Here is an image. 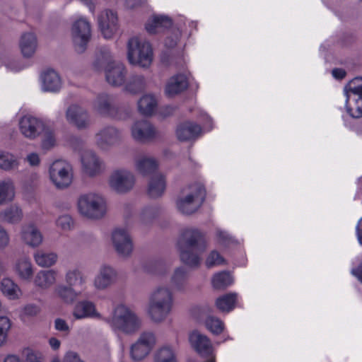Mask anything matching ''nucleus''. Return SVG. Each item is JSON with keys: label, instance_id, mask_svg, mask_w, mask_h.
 <instances>
[{"label": "nucleus", "instance_id": "4", "mask_svg": "<svg viewBox=\"0 0 362 362\" xmlns=\"http://www.w3.org/2000/svg\"><path fill=\"white\" fill-rule=\"evenodd\" d=\"M206 197V190L200 183H194L184 189L177 199L178 211L183 214L190 215L196 212L202 205Z\"/></svg>", "mask_w": 362, "mask_h": 362}, {"label": "nucleus", "instance_id": "58", "mask_svg": "<svg viewBox=\"0 0 362 362\" xmlns=\"http://www.w3.org/2000/svg\"><path fill=\"white\" fill-rule=\"evenodd\" d=\"M9 242L8 235L5 229L0 225V248L5 247Z\"/></svg>", "mask_w": 362, "mask_h": 362}, {"label": "nucleus", "instance_id": "41", "mask_svg": "<svg viewBox=\"0 0 362 362\" xmlns=\"http://www.w3.org/2000/svg\"><path fill=\"white\" fill-rule=\"evenodd\" d=\"M233 278L227 272L215 274L212 279L213 286L216 289H225L233 284Z\"/></svg>", "mask_w": 362, "mask_h": 362}, {"label": "nucleus", "instance_id": "23", "mask_svg": "<svg viewBox=\"0 0 362 362\" xmlns=\"http://www.w3.org/2000/svg\"><path fill=\"white\" fill-rule=\"evenodd\" d=\"M202 132L201 127L192 122H185L177 128V136L180 141H188L198 137Z\"/></svg>", "mask_w": 362, "mask_h": 362}, {"label": "nucleus", "instance_id": "22", "mask_svg": "<svg viewBox=\"0 0 362 362\" xmlns=\"http://www.w3.org/2000/svg\"><path fill=\"white\" fill-rule=\"evenodd\" d=\"M81 162L86 173L90 176H94L101 171L102 162L91 151H86L82 154Z\"/></svg>", "mask_w": 362, "mask_h": 362}, {"label": "nucleus", "instance_id": "64", "mask_svg": "<svg viewBox=\"0 0 362 362\" xmlns=\"http://www.w3.org/2000/svg\"><path fill=\"white\" fill-rule=\"evenodd\" d=\"M351 274L362 283V262L356 268L351 269Z\"/></svg>", "mask_w": 362, "mask_h": 362}, {"label": "nucleus", "instance_id": "48", "mask_svg": "<svg viewBox=\"0 0 362 362\" xmlns=\"http://www.w3.org/2000/svg\"><path fill=\"white\" fill-rule=\"evenodd\" d=\"M205 325L208 330L215 335L220 334L224 329L223 322L214 316H209L205 320Z\"/></svg>", "mask_w": 362, "mask_h": 362}, {"label": "nucleus", "instance_id": "55", "mask_svg": "<svg viewBox=\"0 0 362 362\" xmlns=\"http://www.w3.org/2000/svg\"><path fill=\"white\" fill-rule=\"evenodd\" d=\"M72 223V218L69 215L62 216L57 220V226L60 227L63 230L70 229Z\"/></svg>", "mask_w": 362, "mask_h": 362}, {"label": "nucleus", "instance_id": "51", "mask_svg": "<svg viewBox=\"0 0 362 362\" xmlns=\"http://www.w3.org/2000/svg\"><path fill=\"white\" fill-rule=\"evenodd\" d=\"M216 238L219 244L228 246L237 243V241L228 232L220 228L216 229Z\"/></svg>", "mask_w": 362, "mask_h": 362}, {"label": "nucleus", "instance_id": "49", "mask_svg": "<svg viewBox=\"0 0 362 362\" xmlns=\"http://www.w3.org/2000/svg\"><path fill=\"white\" fill-rule=\"evenodd\" d=\"M16 270L19 276L25 279H29L33 275L31 263L27 259H22L16 264Z\"/></svg>", "mask_w": 362, "mask_h": 362}, {"label": "nucleus", "instance_id": "30", "mask_svg": "<svg viewBox=\"0 0 362 362\" xmlns=\"http://www.w3.org/2000/svg\"><path fill=\"white\" fill-rule=\"evenodd\" d=\"M54 293L63 303L72 304L81 294V292H77L69 285L59 284L55 287Z\"/></svg>", "mask_w": 362, "mask_h": 362}, {"label": "nucleus", "instance_id": "5", "mask_svg": "<svg viewBox=\"0 0 362 362\" xmlns=\"http://www.w3.org/2000/svg\"><path fill=\"white\" fill-rule=\"evenodd\" d=\"M127 58L132 64L148 67L153 59L150 43L137 37L130 38L127 43Z\"/></svg>", "mask_w": 362, "mask_h": 362}, {"label": "nucleus", "instance_id": "50", "mask_svg": "<svg viewBox=\"0 0 362 362\" xmlns=\"http://www.w3.org/2000/svg\"><path fill=\"white\" fill-rule=\"evenodd\" d=\"M11 326V321L8 317H0V346L6 343Z\"/></svg>", "mask_w": 362, "mask_h": 362}, {"label": "nucleus", "instance_id": "10", "mask_svg": "<svg viewBox=\"0 0 362 362\" xmlns=\"http://www.w3.org/2000/svg\"><path fill=\"white\" fill-rule=\"evenodd\" d=\"M72 38L75 50L83 53L90 38V25L84 18L76 21L72 26Z\"/></svg>", "mask_w": 362, "mask_h": 362}, {"label": "nucleus", "instance_id": "11", "mask_svg": "<svg viewBox=\"0 0 362 362\" xmlns=\"http://www.w3.org/2000/svg\"><path fill=\"white\" fill-rule=\"evenodd\" d=\"M156 344L155 335L150 332H143L136 342L131 347V356L134 361L144 359L152 350Z\"/></svg>", "mask_w": 362, "mask_h": 362}, {"label": "nucleus", "instance_id": "3", "mask_svg": "<svg viewBox=\"0 0 362 362\" xmlns=\"http://www.w3.org/2000/svg\"><path fill=\"white\" fill-rule=\"evenodd\" d=\"M174 305L172 291L166 286L158 287L151 295L148 313L152 321L163 322L171 313Z\"/></svg>", "mask_w": 362, "mask_h": 362}, {"label": "nucleus", "instance_id": "15", "mask_svg": "<svg viewBox=\"0 0 362 362\" xmlns=\"http://www.w3.org/2000/svg\"><path fill=\"white\" fill-rule=\"evenodd\" d=\"M158 132L155 127L146 119H141L134 122L132 127L133 138L141 143L152 141L157 136Z\"/></svg>", "mask_w": 362, "mask_h": 362}, {"label": "nucleus", "instance_id": "21", "mask_svg": "<svg viewBox=\"0 0 362 362\" xmlns=\"http://www.w3.org/2000/svg\"><path fill=\"white\" fill-rule=\"evenodd\" d=\"M98 146L106 149L115 144L119 140V132L112 127H107L100 130L95 136Z\"/></svg>", "mask_w": 362, "mask_h": 362}, {"label": "nucleus", "instance_id": "25", "mask_svg": "<svg viewBox=\"0 0 362 362\" xmlns=\"http://www.w3.org/2000/svg\"><path fill=\"white\" fill-rule=\"evenodd\" d=\"M188 87L187 77L184 74H177L171 77L166 85L165 93L173 97L186 90Z\"/></svg>", "mask_w": 362, "mask_h": 362}, {"label": "nucleus", "instance_id": "18", "mask_svg": "<svg viewBox=\"0 0 362 362\" xmlns=\"http://www.w3.org/2000/svg\"><path fill=\"white\" fill-rule=\"evenodd\" d=\"M99 28L105 38L112 37L118 29L117 16L111 10H105L98 18Z\"/></svg>", "mask_w": 362, "mask_h": 362}, {"label": "nucleus", "instance_id": "62", "mask_svg": "<svg viewBox=\"0 0 362 362\" xmlns=\"http://www.w3.org/2000/svg\"><path fill=\"white\" fill-rule=\"evenodd\" d=\"M333 77L337 80H342L346 76V72L341 68H334L332 71Z\"/></svg>", "mask_w": 362, "mask_h": 362}, {"label": "nucleus", "instance_id": "61", "mask_svg": "<svg viewBox=\"0 0 362 362\" xmlns=\"http://www.w3.org/2000/svg\"><path fill=\"white\" fill-rule=\"evenodd\" d=\"M63 362H83L79 356L73 351L68 352L64 358Z\"/></svg>", "mask_w": 362, "mask_h": 362}, {"label": "nucleus", "instance_id": "45", "mask_svg": "<svg viewBox=\"0 0 362 362\" xmlns=\"http://www.w3.org/2000/svg\"><path fill=\"white\" fill-rule=\"evenodd\" d=\"M160 208L157 206H149L144 207L140 214V220L144 225L151 223L159 214Z\"/></svg>", "mask_w": 362, "mask_h": 362}, {"label": "nucleus", "instance_id": "47", "mask_svg": "<svg viewBox=\"0 0 362 362\" xmlns=\"http://www.w3.org/2000/svg\"><path fill=\"white\" fill-rule=\"evenodd\" d=\"M187 279V272L184 267H181L175 270L171 281L175 288L181 289L186 284Z\"/></svg>", "mask_w": 362, "mask_h": 362}, {"label": "nucleus", "instance_id": "56", "mask_svg": "<svg viewBox=\"0 0 362 362\" xmlns=\"http://www.w3.org/2000/svg\"><path fill=\"white\" fill-rule=\"evenodd\" d=\"M25 356V362H41V358L39 354L31 349H26L24 351Z\"/></svg>", "mask_w": 362, "mask_h": 362}, {"label": "nucleus", "instance_id": "26", "mask_svg": "<svg viewBox=\"0 0 362 362\" xmlns=\"http://www.w3.org/2000/svg\"><path fill=\"white\" fill-rule=\"evenodd\" d=\"M165 180L162 175L152 176L148 182L147 193L152 199L160 197L165 190Z\"/></svg>", "mask_w": 362, "mask_h": 362}, {"label": "nucleus", "instance_id": "14", "mask_svg": "<svg viewBox=\"0 0 362 362\" xmlns=\"http://www.w3.org/2000/svg\"><path fill=\"white\" fill-rule=\"evenodd\" d=\"M45 127L40 119L31 115L23 116L19 122L21 134L30 139H34L44 132Z\"/></svg>", "mask_w": 362, "mask_h": 362}, {"label": "nucleus", "instance_id": "53", "mask_svg": "<svg viewBox=\"0 0 362 362\" xmlns=\"http://www.w3.org/2000/svg\"><path fill=\"white\" fill-rule=\"evenodd\" d=\"M225 262L224 258L216 250L210 252L206 260V265L208 268L213 267L216 265L223 264Z\"/></svg>", "mask_w": 362, "mask_h": 362}, {"label": "nucleus", "instance_id": "34", "mask_svg": "<svg viewBox=\"0 0 362 362\" xmlns=\"http://www.w3.org/2000/svg\"><path fill=\"white\" fill-rule=\"evenodd\" d=\"M237 297L236 293L224 294L216 299V305L220 311L229 313L235 308Z\"/></svg>", "mask_w": 362, "mask_h": 362}, {"label": "nucleus", "instance_id": "6", "mask_svg": "<svg viewBox=\"0 0 362 362\" xmlns=\"http://www.w3.org/2000/svg\"><path fill=\"white\" fill-rule=\"evenodd\" d=\"M346 111L353 118L362 117V77H356L345 86Z\"/></svg>", "mask_w": 362, "mask_h": 362}, {"label": "nucleus", "instance_id": "17", "mask_svg": "<svg viewBox=\"0 0 362 362\" xmlns=\"http://www.w3.org/2000/svg\"><path fill=\"white\" fill-rule=\"evenodd\" d=\"M68 122L78 129H85L90 124L89 115L87 111L77 105H71L66 112Z\"/></svg>", "mask_w": 362, "mask_h": 362}, {"label": "nucleus", "instance_id": "31", "mask_svg": "<svg viewBox=\"0 0 362 362\" xmlns=\"http://www.w3.org/2000/svg\"><path fill=\"white\" fill-rule=\"evenodd\" d=\"M37 38L32 33H25L22 35L20 40V47L25 57H30L37 48Z\"/></svg>", "mask_w": 362, "mask_h": 362}, {"label": "nucleus", "instance_id": "24", "mask_svg": "<svg viewBox=\"0 0 362 362\" xmlns=\"http://www.w3.org/2000/svg\"><path fill=\"white\" fill-rule=\"evenodd\" d=\"M74 317L77 320L86 317H99L94 303L89 300H81L76 303L73 311Z\"/></svg>", "mask_w": 362, "mask_h": 362}, {"label": "nucleus", "instance_id": "13", "mask_svg": "<svg viewBox=\"0 0 362 362\" xmlns=\"http://www.w3.org/2000/svg\"><path fill=\"white\" fill-rule=\"evenodd\" d=\"M114 247L119 256L126 257L133 250L132 238L126 229L116 228L112 233Z\"/></svg>", "mask_w": 362, "mask_h": 362}, {"label": "nucleus", "instance_id": "32", "mask_svg": "<svg viewBox=\"0 0 362 362\" xmlns=\"http://www.w3.org/2000/svg\"><path fill=\"white\" fill-rule=\"evenodd\" d=\"M146 87V80L144 76L139 74L131 75L125 84V90L136 95L143 92Z\"/></svg>", "mask_w": 362, "mask_h": 362}, {"label": "nucleus", "instance_id": "40", "mask_svg": "<svg viewBox=\"0 0 362 362\" xmlns=\"http://www.w3.org/2000/svg\"><path fill=\"white\" fill-rule=\"evenodd\" d=\"M19 165L16 158L8 153L0 151V169L9 171L16 170Z\"/></svg>", "mask_w": 362, "mask_h": 362}, {"label": "nucleus", "instance_id": "59", "mask_svg": "<svg viewBox=\"0 0 362 362\" xmlns=\"http://www.w3.org/2000/svg\"><path fill=\"white\" fill-rule=\"evenodd\" d=\"M24 313L28 316H35L39 313V308L34 304H28L24 307Z\"/></svg>", "mask_w": 362, "mask_h": 362}, {"label": "nucleus", "instance_id": "57", "mask_svg": "<svg viewBox=\"0 0 362 362\" xmlns=\"http://www.w3.org/2000/svg\"><path fill=\"white\" fill-rule=\"evenodd\" d=\"M45 137L42 141V146L45 148H49L54 146V138L52 134L45 129Z\"/></svg>", "mask_w": 362, "mask_h": 362}, {"label": "nucleus", "instance_id": "39", "mask_svg": "<svg viewBox=\"0 0 362 362\" xmlns=\"http://www.w3.org/2000/svg\"><path fill=\"white\" fill-rule=\"evenodd\" d=\"M14 197V187L10 180L0 182V205L11 202Z\"/></svg>", "mask_w": 362, "mask_h": 362}, {"label": "nucleus", "instance_id": "9", "mask_svg": "<svg viewBox=\"0 0 362 362\" xmlns=\"http://www.w3.org/2000/svg\"><path fill=\"white\" fill-rule=\"evenodd\" d=\"M71 165L64 160H57L49 168V177L59 189L69 187L72 182Z\"/></svg>", "mask_w": 362, "mask_h": 362}, {"label": "nucleus", "instance_id": "37", "mask_svg": "<svg viewBox=\"0 0 362 362\" xmlns=\"http://www.w3.org/2000/svg\"><path fill=\"white\" fill-rule=\"evenodd\" d=\"M55 281V272L52 270L41 271L37 273L35 279L36 286L45 288L50 286Z\"/></svg>", "mask_w": 362, "mask_h": 362}, {"label": "nucleus", "instance_id": "36", "mask_svg": "<svg viewBox=\"0 0 362 362\" xmlns=\"http://www.w3.org/2000/svg\"><path fill=\"white\" fill-rule=\"evenodd\" d=\"M136 168L142 175L153 173L158 168V162L156 159L146 156L139 158L136 160Z\"/></svg>", "mask_w": 362, "mask_h": 362}, {"label": "nucleus", "instance_id": "54", "mask_svg": "<svg viewBox=\"0 0 362 362\" xmlns=\"http://www.w3.org/2000/svg\"><path fill=\"white\" fill-rule=\"evenodd\" d=\"M54 328L57 331L62 332L64 335H68L70 332L69 326L67 322L62 318L55 319Z\"/></svg>", "mask_w": 362, "mask_h": 362}, {"label": "nucleus", "instance_id": "46", "mask_svg": "<svg viewBox=\"0 0 362 362\" xmlns=\"http://www.w3.org/2000/svg\"><path fill=\"white\" fill-rule=\"evenodd\" d=\"M21 210L17 206L9 207L1 213V218L10 223L18 222L21 219Z\"/></svg>", "mask_w": 362, "mask_h": 362}, {"label": "nucleus", "instance_id": "28", "mask_svg": "<svg viewBox=\"0 0 362 362\" xmlns=\"http://www.w3.org/2000/svg\"><path fill=\"white\" fill-rule=\"evenodd\" d=\"M21 237L27 245L32 247L38 246L42 240V236L40 232L34 225L23 226Z\"/></svg>", "mask_w": 362, "mask_h": 362}, {"label": "nucleus", "instance_id": "35", "mask_svg": "<svg viewBox=\"0 0 362 362\" xmlns=\"http://www.w3.org/2000/svg\"><path fill=\"white\" fill-rule=\"evenodd\" d=\"M157 107V101L152 95H145L138 101V108L141 114L150 116Z\"/></svg>", "mask_w": 362, "mask_h": 362}, {"label": "nucleus", "instance_id": "20", "mask_svg": "<svg viewBox=\"0 0 362 362\" xmlns=\"http://www.w3.org/2000/svg\"><path fill=\"white\" fill-rule=\"evenodd\" d=\"M116 278L115 269L110 266L103 265L95 278L94 285L98 289L103 290L111 286L115 281Z\"/></svg>", "mask_w": 362, "mask_h": 362}, {"label": "nucleus", "instance_id": "16", "mask_svg": "<svg viewBox=\"0 0 362 362\" xmlns=\"http://www.w3.org/2000/svg\"><path fill=\"white\" fill-rule=\"evenodd\" d=\"M192 346L202 356L209 357L205 362H216L212 354V346L209 339L198 331L192 332L189 335Z\"/></svg>", "mask_w": 362, "mask_h": 362}, {"label": "nucleus", "instance_id": "52", "mask_svg": "<svg viewBox=\"0 0 362 362\" xmlns=\"http://www.w3.org/2000/svg\"><path fill=\"white\" fill-rule=\"evenodd\" d=\"M163 264V262L160 260L151 259L144 262L143 267L144 269L148 273L160 274Z\"/></svg>", "mask_w": 362, "mask_h": 362}, {"label": "nucleus", "instance_id": "8", "mask_svg": "<svg viewBox=\"0 0 362 362\" xmlns=\"http://www.w3.org/2000/svg\"><path fill=\"white\" fill-rule=\"evenodd\" d=\"M95 107L100 114L116 119H125L131 113L129 107L115 105L113 97L105 93L98 95L95 101Z\"/></svg>", "mask_w": 362, "mask_h": 362}, {"label": "nucleus", "instance_id": "38", "mask_svg": "<svg viewBox=\"0 0 362 362\" xmlns=\"http://www.w3.org/2000/svg\"><path fill=\"white\" fill-rule=\"evenodd\" d=\"M67 285L74 288L81 286L86 282V277L81 271L78 269L69 270L65 276Z\"/></svg>", "mask_w": 362, "mask_h": 362}, {"label": "nucleus", "instance_id": "27", "mask_svg": "<svg viewBox=\"0 0 362 362\" xmlns=\"http://www.w3.org/2000/svg\"><path fill=\"white\" fill-rule=\"evenodd\" d=\"M42 90L44 91L56 92L61 87L59 75L54 70H47L42 76Z\"/></svg>", "mask_w": 362, "mask_h": 362}, {"label": "nucleus", "instance_id": "63", "mask_svg": "<svg viewBox=\"0 0 362 362\" xmlns=\"http://www.w3.org/2000/svg\"><path fill=\"white\" fill-rule=\"evenodd\" d=\"M178 41V35L168 37L165 40V45L168 48H173L176 46Z\"/></svg>", "mask_w": 362, "mask_h": 362}, {"label": "nucleus", "instance_id": "43", "mask_svg": "<svg viewBox=\"0 0 362 362\" xmlns=\"http://www.w3.org/2000/svg\"><path fill=\"white\" fill-rule=\"evenodd\" d=\"M154 362H177L175 354L170 346H163L155 354Z\"/></svg>", "mask_w": 362, "mask_h": 362}, {"label": "nucleus", "instance_id": "42", "mask_svg": "<svg viewBox=\"0 0 362 362\" xmlns=\"http://www.w3.org/2000/svg\"><path fill=\"white\" fill-rule=\"evenodd\" d=\"M0 288L2 293L10 299H15L18 297L19 288L10 279H3L0 284Z\"/></svg>", "mask_w": 362, "mask_h": 362}, {"label": "nucleus", "instance_id": "33", "mask_svg": "<svg viewBox=\"0 0 362 362\" xmlns=\"http://www.w3.org/2000/svg\"><path fill=\"white\" fill-rule=\"evenodd\" d=\"M116 62L112 60V57L109 48L106 47H100L97 53L96 58L93 63V66L97 70L106 69V68L112 64V63Z\"/></svg>", "mask_w": 362, "mask_h": 362}, {"label": "nucleus", "instance_id": "2", "mask_svg": "<svg viewBox=\"0 0 362 362\" xmlns=\"http://www.w3.org/2000/svg\"><path fill=\"white\" fill-rule=\"evenodd\" d=\"M105 322L115 332L133 334L141 327V319L128 307L121 304L116 306Z\"/></svg>", "mask_w": 362, "mask_h": 362}, {"label": "nucleus", "instance_id": "19", "mask_svg": "<svg viewBox=\"0 0 362 362\" xmlns=\"http://www.w3.org/2000/svg\"><path fill=\"white\" fill-rule=\"evenodd\" d=\"M105 71L106 81L110 85L117 87L124 84L127 70L123 64L119 62L112 63Z\"/></svg>", "mask_w": 362, "mask_h": 362}, {"label": "nucleus", "instance_id": "60", "mask_svg": "<svg viewBox=\"0 0 362 362\" xmlns=\"http://www.w3.org/2000/svg\"><path fill=\"white\" fill-rule=\"evenodd\" d=\"M6 67L13 71H19L24 69L25 66L21 63H20L18 61H12L9 62L6 64Z\"/></svg>", "mask_w": 362, "mask_h": 362}, {"label": "nucleus", "instance_id": "1", "mask_svg": "<svg viewBox=\"0 0 362 362\" xmlns=\"http://www.w3.org/2000/svg\"><path fill=\"white\" fill-rule=\"evenodd\" d=\"M208 245L206 235L197 228H187L182 231L177 242L181 261L190 267L200 264L201 255Z\"/></svg>", "mask_w": 362, "mask_h": 362}, {"label": "nucleus", "instance_id": "12", "mask_svg": "<svg viewBox=\"0 0 362 362\" xmlns=\"http://www.w3.org/2000/svg\"><path fill=\"white\" fill-rule=\"evenodd\" d=\"M135 182L133 173L125 170L115 171L110 177V186L119 194H124L130 191Z\"/></svg>", "mask_w": 362, "mask_h": 362}, {"label": "nucleus", "instance_id": "29", "mask_svg": "<svg viewBox=\"0 0 362 362\" xmlns=\"http://www.w3.org/2000/svg\"><path fill=\"white\" fill-rule=\"evenodd\" d=\"M172 25V20L169 17L156 16L152 20L148 21L146 24V30L149 34H156L163 29L170 28Z\"/></svg>", "mask_w": 362, "mask_h": 362}, {"label": "nucleus", "instance_id": "44", "mask_svg": "<svg viewBox=\"0 0 362 362\" xmlns=\"http://www.w3.org/2000/svg\"><path fill=\"white\" fill-rule=\"evenodd\" d=\"M57 255L54 253H47L42 250L35 254L36 263L43 267H49L53 265L57 261Z\"/></svg>", "mask_w": 362, "mask_h": 362}, {"label": "nucleus", "instance_id": "7", "mask_svg": "<svg viewBox=\"0 0 362 362\" xmlns=\"http://www.w3.org/2000/svg\"><path fill=\"white\" fill-rule=\"evenodd\" d=\"M80 213L90 218L98 219L105 214V202L99 194L90 193L81 195L78 201Z\"/></svg>", "mask_w": 362, "mask_h": 362}]
</instances>
